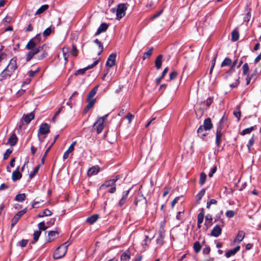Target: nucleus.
<instances>
[{
	"instance_id": "30",
	"label": "nucleus",
	"mask_w": 261,
	"mask_h": 261,
	"mask_svg": "<svg viewBox=\"0 0 261 261\" xmlns=\"http://www.w3.org/2000/svg\"><path fill=\"white\" fill-rule=\"evenodd\" d=\"M232 60L229 58H225L221 63V67H223L226 66H231L232 64Z\"/></svg>"
},
{
	"instance_id": "37",
	"label": "nucleus",
	"mask_w": 261,
	"mask_h": 261,
	"mask_svg": "<svg viewBox=\"0 0 261 261\" xmlns=\"http://www.w3.org/2000/svg\"><path fill=\"white\" fill-rule=\"evenodd\" d=\"M130 258V254L129 252H124L121 255L120 260L121 261H128Z\"/></svg>"
},
{
	"instance_id": "39",
	"label": "nucleus",
	"mask_w": 261,
	"mask_h": 261,
	"mask_svg": "<svg viewBox=\"0 0 261 261\" xmlns=\"http://www.w3.org/2000/svg\"><path fill=\"white\" fill-rule=\"evenodd\" d=\"M255 138H254V136L253 135L251 139L249 140L247 146L249 151H250L251 147L253 145L255 142Z\"/></svg>"
},
{
	"instance_id": "2",
	"label": "nucleus",
	"mask_w": 261,
	"mask_h": 261,
	"mask_svg": "<svg viewBox=\"0 0 261 261\" xmlns=\"http://www.w3.org/2000/svg\"><path fill=\"white\" fill-rule=\"evenodd\" d=\"M213 102V97H209L206 100L201 101L198 102L195 109V112L197 116L200 117Z\"/></svg>"
},
{
	"instance_id": "24",
	"label": "nucleus",
	"mask_w": 261,
	"mask_h": 261,
	"mask_svg": "<svg viewBox=\"0 0 261 261\" xmlns=\"http://www.w3.org/2000/svg\"><path fill=\"white\" fill-rule=\"evenodd\" d=\"M99 218V215L97 214H94L89 217H88L86 219V222L90 224H93L95 223Z\"/></svg>"
},
{
	"instance_id": "41",
	"label": "nucleus",
	"mask_w": 261,
	"mask_h": 261,
	"mask_svg": "<svg viewBox=\"0 0 261 261\" xmlns=\"http://www.w3.org/2000/svg\"><path fill=\"white\" fill-rule=\"evenodd\" d=\"M153 47H151L147 52L144 53L143 56V60L149 58L152 54Z\"/></svg>"
},
{
	"instance_id": "55",
	"label": "nucleus",
	"mask_w": 261,
	"mask_h": 261,
	"mask_svg": "<svg viewBox=\"0 0 261 261\" xmlns=\"http://www.w3.org/2000/svg\"><path fill=\"white\" fill-rule=\"evenodd\" d=\"M77 53H78V51H77V49L76 48L75 45L73 44L72 46L71 54L73 56L75 57L77 55Z\"/></svg>"
},
{
	"instance_id": "5",
	"label": "nucleus",
	"mask_w": 261,
	"mask_h": 261,
	"mask_svg": "<svg viewBox=\"0 0 261 261\" xmlns=\"http://www.w3.org/2000/svg\"><path fill=\"white\" fill-rule=\"evenodd\" d=\"M109 114H106L103 116L99 118L94 123V126L96 127V130H102L106 124L105 121L106 120Z\"/></svg>"
},
{
	"instance_id": "12",
	"label": "nucleus",
	"mask_w": 261,
	"mask_h": 261,
	"mask_svg": "<svg viewBox=\"0 0 261 261\" xmlns=\"http://www.w3.org/2000/svg\"><path fill=\"white\" fill-rule=\"evenodd\" d=\"M147 200L143 195H140L137 197L135 200L134 204L136 205L146 206Z\"/></svg>"
},
{
	"instance_id": "23",
	"label": "nucleus",
	"mask_w": 261,
	"mask_h": 261,
	"mask_svg": "<svg viewBox=\"0 0 261 261\" xmlns=\"http://www.w3.org/2000/svg\"><path fill=\"white\" fill-rule=\"evenodd\" d=\"M87 101L88 102V105L84 109L85 113H87L90 109L93 107L96 102V99L89 100L87 99Z\"/></svg>"
},
{
	"instance_id": "6",
	"label": "nucleus",
	"mask_w": 261,
	"mask_h": 261,
	"mask_svg": "<svg viewBox=\"0 0 261 261\" xmlns=\"http://www.w3.org/2000/svg\"><path fill=\"white\" fill-rule=\"evenodd\" d=\"M228 125V118L227 116L224 114L217 124V130L225 129Z\"/></svg>"
},
{
	"instance_id": "64",
	"label": "nucleus",
	"mask_w": 261,
	"mask_h": 261,
	"mask_svg": "<svg viewBox=\"0 0 261 261\" xmlns=\"http://www.w3.org/2000/svg\"><path fill=\"white\" fill-rule=\"evenodd\" d=\"M257 69L256 68L253 72L250 74L249 75L251 78H252L253 80H255L257 77Z\"/></svg>"
},
{
	"instance_id": "25",
	"label": "nucleus",
	"mask_w": 261,
	"mask_h": 261,
	"mask_svg": "<svg viewBox=\"0 0 261 261\" xmlns=\"http://www.w3.org/2000/svg\"><path fill=\"white\" fill-rule=\"evenodd\" d=\"M245 237V232L243 230H240L239 231L238 235L236 236L234 240V242L240 243L244 238Z\"/></svg>"
},
{
	"instance_id": "13",
	"label": "nucleus",
	"mask_w": 261,
	"mask_h": 261,
	"mask_svg": "<svg viewBox=\"0 0 261 261\" xmlns=\"http://www.w3.org/2000/svg\"><path fill=\"white\" fill-rule=\"evenodd\" d=\"M116 54L115 53L111 54L108 57L106 62V66L112 67L115 65L116 63Z\"/></svg>"
},
{
	"instance_id": "26",
	"label": "nucleus",
	"mask_w": 261,
	"mask_h": 261,
	"mask_svg": "<svg viewBox=\"0 0 261 261\" xmlns=\"http://www.w3.org/2000/svg\"><path fill=\"white\" fill-rule=\"evenodd\" d=\"M162 58H163V55H159L157 58H156V60L155 61V65L156 68L158 69H159L161 68L162 65Z\"/></svg>"
},
{
	"instance_id": "22",
	"label": "nucleus",
	"mask_w": 261,
	"mask_h": 261,
	"mask_svg": "<svg viewBox=\"0 0 261 261\" xmlns=\"http://www.w3.org/2000/svg\"><path fill=\"white\" fill-rule=\"evenodd\" d=\"M98 86V85H97L90 91L87 98L88 100L94 99V97L97 92Z\"/></svg>"
},
{
	"instance_id": "44",
	"label": "nucleus",
	"mask_w": 261,
	"mask_h": 261,
	"mask_svg": "<svg viewBox=\"0 0 261 261\" xmlns=\"http://www.w3.org/2000/svg\"><path fill=\"white\" fill-rule=\"evenodd\" d=\"M164 236L163 233L160 232L159 237L156 239V243L160 245H161L163 243Z\"/></svg>"
},
{
	"instance_id": "53",
	"label": "nucleus",
	"mask_w": 261,
	"mask_h": 261,
	"mask_svg": "<svg viewBox=\"0 0 261 261\" xmlns=\"http://www.w3.org/2000/svg\"><path fill=\"white\" fill-rule=\"evenodd\" d=\"M217 203V201L214 199H211L209 201H208L206 203V207L207 208H210V206L212 204H216Z\"/></svg>"
},
{
	"instance_id": "29",
	"label": "nucleus",
	"mask_w": 261,
	"mask_h": 261,
	"mask_svg": "<svg viewBox=\"0 0 261 261\" xmlns=\"http://www.w3.org/2000/svg\"><path fill=\"white\" fill-rule=\"evenodd\" d=\"M58 236V233L56 231H50L48 232V236L49 238V242L54 240Z\"/></svg>"
},
{
	"instance_id": "59",
	"label": "nucleus",
	"mask_w": 261,
	"mask_h": 261,
	"mask_svg": "<svg viewBox=\"0 0 261 261\" xmlns=\"http://www.w3.org/2000/svg\"><path fill=\"white\" fill-rule=\"evenodd\" d=\"M217 171V167L214 166L210 170L209 173H208V176L210 177H212L213 175V174L216 172Z\"/></svg>"
},
{
	"instance_id": "16",
	"label": "nucleus",
	"mask_w": 261,
	"mask_h": 261,
	"mask_svg": "<svg viewBox=\"0 0 261 261\" xmlns=\"http://www.w3.org/2000/svg\"><path fill=\"white\" fill-rule=\"evenodd\" d=\"M222 232V229L219 225H216L211 231V235L215 237H219Z\"/></svg>"
},
{
	"instance_id": "60",
	"label": "nucleus",
	"mask_w": 261,
	"mask_h": 261,
	"mask_svg": "<svg viewBox=\"0 0 261 261\" xmlns=\"http://www.w3.org/2000/svg\"><path fill=\"white\" fill-rule=\"evenodd\" d=\"M128 121V123H130L132 120L134 119V116L131 113H128L125 117Z\"/></svg>"
},
{
	"instance_id": "11",
	"label": "nucleus",
	"mask_w": 261,
	"mask_h": 261,
	"mask_svg": "<svg viewBox=\"0 0 261 261\" xmlns=\"http://www.w3.org/2000/svg\"><path fill=\"white\" fill-rule=\"evenodd\" d=\"M118 179V178L117 177H116L114 178L105 181V182L100 187V189L104 190L108 187L114 186L115 182L117 181Z\"/></svg>"
},
{
	"instance_id": "56",
	"label": "nucleus",
	"mask_w": 261,
	"mask_h": 261,
	"mask_svg": "<svg viewBox=\"0 0 261 261\" xmlns=\"http://www.w3.org/2000/svg\"><path fill=\"white\" fill-rule=\"evenodd\" d=\"M38 228L40 230H45L47 229V227L45 225L44 222L39 223L38 225Z\"/></svg>"
},
{
	"instance_id": "32",
	"label": "nucleus",
	"mask_w": 261,
	"mask_h": 261,
	"mask_svg": "<svg viewBox=\"0 0 261 261\" xmlns=\"http://www.w3.org/2000/svg\"><path fill=\"white\" fill-rule=\"evenodd\" d=\"M239 32L237 29H234L231 33V40L233 41H236L239 39Z\"/></svg>"
},
{
	"instance_id": "28",
	"label": "nucleus",
	"mask_w": 261,
	"mask_h": 261,
	"mask_svg": "<svg viewBox=\"0 0 261 261\" xmlns=\"http://www.w3.org/2000/svg\"><path fill=\"white\" fill-rule=\"evenodd\" d=\"M26 199V195L24 193L18 194L15 197V200L18 202H23Z\"/></svg>"
},
{
	"instance_id": "15",
	"label": "nucleus",
	"mask_w": 261,
	"mask_h": 261,
	"mask_svg": "<svg viewBox=\"0 0 261 261\" xmlns=\"http://www.w3.org/2000/svg\"><path fill=\"white\" fill-rule=\"evenodd\" d=\"M99 167L98 165L94 166L89 169L87 174L89 176L96 175L99 172Z\"/></svg>"
},
{
	"instance_id": "45",
	"label": "nucleus",
	"mask_w": 261,
	"mask_h": 261,
	"mask_svg": "<svg viewBox=\"0 0 261 261\" xmlns=\"http://www.w3.org/2000/svg\"><path fill=\"white\" fill-rule=\"evenodd\" d=\"M243 74L244 75H247L249 70V66L247 63H245L242 67Z\"/></svg>"
},
{
	"instance_id": "9",
	"label": "nucleus",
	"mask_w": 261,
	"mask_h": 261,
	"mask_svg": "<svg viewBox=\"0 0 261 261\" xmlns=\"http://www.w3.org/2000/svg\"><path fill=\"white\" fill-rule=\"evenodd\" d=\"M202 126L204 127V129L206 130L211 129L213 128V124L212 123V121L211 118H207L204 120L203 122V125H201L197 129V130H202Z\"/></svg>"
},
{
	"instance_id": "54",
	"label": "nucleus",
	"mask_w": 261,
	"mask_h": 261,
	"mask_svg": "<svg viewBox=\"0 0 261 261\" xmlns=\"http://www.w3.org/2000/svg\"><path fill=\"white\" fill-rule=\"evenodd\" d=\"M249 11L247 12V13L245 14L244 17V21L246 22H248L251 18V14H250V9H249Z\"/></svg>"
},
{
	"instance_id": "35",
	"label": "nucleus",
	"mask_w": 261,
	"mask_h": 261,
	"mask_svg": "<svg viewBox=\"0 0 261 261\" xmlns=\"http://www.w3.org/2000/svg\"><path fill=\"white\" fill-rule=\"evenodd\" d=\"M49 132H38V137L40 141L42 142Z\"/></svg>"
},
{
	"instance_id": "18",
	"label": "nucleus",
	"mask_w": 261,
	"mask_h": 261,
	"mask_svg": "<svg viewBox=\"0 0 261 261\" xmlns=\"http://www.w3.org/2000/svg\"><path fill=\"white\" fill-rule=\"evenodd\" d=\"M19 167L18 166L12 173V179L14 181L20 179L22 177L21 173L19 171Z\"/></svg>"
},
{
	"instance_id": "61",
	"label": "nucleus",
	"mask_w": 261,
	"mask_h": 261,
	"mask_svg": "<svg viewBox=\"0 0 261 261\" xmlns=\"http://www.w3.org/2000/svg\"><path fill=\"white\" fill-rule=\"evenodd\" d=\"M28 242V241L27 240H22L21 241L18 242V244L21 247H24L27 245Z\"/></svg>"
},
{
	"instance_id": "52",
	"label": "nucleus",
	"mask_w": 261,
	"mask_h": 261,
	"mask_svg": "<svg viewBox=\"0 0 261 261\" xmlns=\"http://www.w3.org/2000/svg\"><path fill=\"white\" fill-rule=\"evenodd\" d=\"M12 152V149H8L4 154V160H7Z\"/></svg>"
},
{
	"instance_id": "43",
	"label": "nucleus",
	"mask_w": 261,
	"mask_h": 261,
	"mask_svg": "<svg viewBox=\"0 0 261 261\" xmlns=\"http://www.w3.org/2000/svg\"><path fill=\"white\" fill-rule=\"evenodd\" d=\"M49 126L46 123H42L39 127V130L40 131H45V130H49Z\"/></svg>"
},
{
	"instance_id": "47",
	"label": "nucleus",
	"mask_w": 261,
	"mask_h": 261,
	"mask_svg": "<svg viewBox=\"0 0 261 261\" xmlns=\"http://www.w3.org/2000/svg\"><path fill=\"white\" fill-rule=\"evenodd\" d=\"M151 241L150 239H149L148 237L147 236H145V239L143 240V242L142 243V245L145 247V248H146L148 245L150 244Z\"/></svg>"
},
{
	"instance_id": "48",
	"label": "nucleus",
	"mask_w": 261,
	"mask_h": 261,
	"mask_svg": "<svg viewBox=\"0 0 261 261\" xmlns=\"http://www.w3.org/2000/svg\"><path fill=\"white\" fill-rule=\"evenodd\" d=\"M39 168L40 165H38L34 169L33 171L31 172L29 175L30 178H32L35 176V175L38 172Z\"/></svg>"
},
{
	"instance_id": "4",
	"label": "nucleus",
	"mask_w": 261,
	"mask_h": 261,
	"mask_svg": "<svg viewBox=\"0 0 261 261\" xmlns=\"http://www.w3.org/2000/svg\"><path fill=\"white\" fill-rule=\"evenodd\" d=\"M34 114L33 112L27 114H24L21 118L20 124L19 126V129H24L25 128L23 127V123L24 122L27 124H28L34 118Z\"/></svg>"
},
{
	"instance_id": "36",
	"label": "nucleus",
	"mask_w": 261,
	"mask_h": 261,
	"mask_svg": "<svg viewBox=\"0 0 261 261\" xmlns=\"http://www.w3.org/2000/svg\"><path fill=\"white\" fill-rule=\"evenodd\" d=\"M193 248L195 253H198L201 249V245L198 241H196L194 243Z\"/></svg>"
},
{
	"instance_id": "8",
	"label": "nucleus",
	"mask_w": 261,
	"mask_h": 261,
	"mask_svg": "<svg viewBox=\"0 0 261 261\" xmlns=\"http://www.w3.org/2000/svg\"><path fill=\"white\" fill-rule=\"evenodd\" d=\"M99 59L95 61L93 64L88 65L87 67H86L85 68H84L83 69H80L77 70V71H76L74 74L75 75L84 74L88 69L92 68L93 67L95 66L96 65H97V64L99 62Z\"/></svg>"
},
{
	"instance_id": "3",
	"label": "nucleus",
	"mask_w": 261,
	"mask_h": 261,
	"mask_svg": "<svg viewBox=\"0 0 261 261\" xmlns=\"http://www.w3.org/2000/svg\"><path fill=\"white\" fill-rule=\"evenodd\" d=\"M69 245L68 242H66L56 249L54 253V258L55 259H59L64 256L67 252Z\"/></svg>"
},
{
	"instance_id": "33",
	"label": "nucleus",
	"mask_w": 261,
	"mask_h": 261,
	"mask_svg": "<svg viewBox=\"0 0 261 261\" xmlns=\"http://www.w3.org/2000/svg\"><path fill=\"white\" fill-rule=\"evenodd\" d=\"M52 214V213L51 212V211L50 210H49L48 209L46 208L45 210H44L42 213H40L39 214H38V217H45V216H51Z\"/></svg>"
},
{
	"instance_id": "49",
	"label": "nucleus",
	"mask_w": 261,
	"mask_h": 261,
	"mask_svg": "<svg viewBox=\"0 0 261 261\" xmlns=\"http://www.w3.org/2000/svg\"><path fill=\"white\" fill-rule=\"evenodd\" d=\"M73 149H72L71 147H69L68 149L64 152L63 154V159H66L68 158L69 154L70 153H71L72 151H73Z\"/></svg>"
},
{
	"instance_id": "50",
	"label": "nucleus",
	"mask_w": 261,
	"mask_h": 261,
	"mask_svg": "<svg viewBox=\"0 0 261 261\" xmlns=\"http://www.w3.org/2000/svg\"><path fill=\"white\" fill-rule=\"evenodd\" d=\"M41 233V232L40 230H37L34 232L33 236H34V240L35 241V242H36L38 241Z\"/></svg>"
},
{
	"instance_id": "17",
	"label": "nucleus",
	"mask_w": 261,
	"mask_h": 261,
	"mask_svg": "<svg viewBox=\"0 0 261 261\" xmlns=\"http://www.w3.org/2000/svg\"><path fill=\"white\" fill-rule=\"evenodd\" d=\"M17 141L18 138L17 137L16 135L14 133H13L9 138L7 144H9L11 146H13L17 144Z\"/></svg>"
},
{
	"instance_id": "19",
	"label": "nucleus",
	"mask_w": 261,
	"mask_h": 261,
	"mask_svg": "<svg viewBox=\"0 0 261 261\" xmlns=\"http://www.w3.org/2000/svg\"><path fill=\"white\" fill-rule=\"evenodd\" d=\"M108 28V24L106 23H102L98 28L95 36H97L102 32H106Z\"/></svg>"
},
{
	"instance_id": "62",
	"label": "nucleus",
	"mask_w": 261,
	"mask_h": 261,
	"mask_svg": "<svg viewBox=\"0 0 261 261\" xmlns=\"http://www.w3.org/2000/svg\"><path fill=\"white\" fill-rule=\"evenodd\" d=\"M129 191H130V189L128 190L127 191H125L123 193L122 196L121 197V198L122 199L126 200V199H127V197H128V194L129 193Z\"/></svg>"
},
{
	"instance_id": "57",
	"label": "nucleus",
	"mask_w": 261,
	"mask_h": 261,
	"mask_svg": "<svg viewBox=\"0 0 261 261\" xmlns=\"http://www.w3.org/2000/svg\"><path fill=\"white\" fill-rule=\"evenodd\" d=\"M205 190L204 189H202L198 193V194L197 195V198L198 199V200H200L201 198L202 197V196L204 195L205 194Z\"/></svg>"
},
{
	"instance_id": "58",
	"label": "nucleus",
	"mask_w": 261,
	"mask_h": 261,
	"mask_svg": "<svg viewBox=\"0 0 261 261\" xmlns=\"http://www.w3.org/2000/svg\"><path fill=\"white\" fill-rule=\"evenodd\" d=\"M234 215H235V213H234V211H231V210L227 211L226 212V216L228 218H232L234 216Z\"/></svg>"
},
{
	"instance_id": "40",
	"label": "nucleus",
	"mask_w": 261,
	"mask_h": 261,
	"mask_svg": "<svg viewBox=\"0 0 261 261\" xmlns=\"http://www.w3.org/2000/svg\"><path fill=\"white\" fill-rule=\"evenodd\" d=\"M206 178V175L205 173L202 172L200 175V179H199V184L200 185H203L205 181Z\"/></svg>"
},
{
	"instance_id": "1",
	"label": "nucleus",
	"mask_w": 261,
	"mask_h": 261,
	"mask_svg": "<svg viewBox=\"0 0 261 261\" xmlns=\"http://www.w3.org/2000/svg\"><path fill=\"white\" fill-rule=\"evenodd\" d=\"M41 40L42 36L40 34H38L31 39L27 43L25 47L27 49L30 50V51H29L27 55V61H30L36 55L40 52H41V54L35 57V58L38 60H41L47 57V53L43 50V47L45 45L43 44L38 46Z\"/></svg>"
},
{
	"instance_id": "14",
	"label": "nucleus",
	"mask_w": 261,
	"mask_h": 261,
	"mask_svg": "<svg viewBox=\"0 0 261 261\" xmlns=\"http://www.w3.org/2000/svg\"><path fill=\"white\" fill-rule=\"evenodd\" d=\"M17 58L16 57H13L9 62V64L7 66V68L11 71L13 73L14 72L15 70L17 69Z\"/></svg>"
},
{
	"instance_id": "51",
	"label": "nucleus",
	"mask_w": 261,
	"mask_h": 261,
	"mask_svg": "<svg viewBox=\"0 0 261 261\" xmlns=\"http://www.w3.org/2000/svg\"><path fill=\"white\" fill-rule=\"evenodd\" d=\"M19 219L20 218L18 217V216L15 215L12 219L11 224V227H13L18 222Z\"/></svg>"
},
{
	"instance_id": "31",
	"label": "nucleus",
	"mask_w": 261,
	"mask_h": 261,
	"mask_svg": "<svg viewBox=\"0 0 261 261\" xmlns=\"http://www.w3.org/2000/svg\"><path fill=\"white\" fill-rule=\"evenodd\" d=\"M237 64V59L235 60L232 65L230 66V68L228 70L226 71V73L228 75H230L232 73H233L235 71V67Z\"/></svg>"
},
{
	"instance_id": "7",
	"label": "nucleus",
	"mask_w": 261,
	"mask_h": 261,
	"mask_svg": "<svg viewBox=\"0 0 261 261\" xmlns=\"http://www.w3.org/2000/svg\"><path fill=\"white\" fill-rule=\"evenodd\" d=\"M127 7L124 4H120L117 6L116 9V18L120 20L125 14Z\"/></svg>"
},
{
	"instance_id": "20",
	"label": "nucleus",
	"mask_w": 261,
	"mask_h": 261,
	"mask_svg": "<svg viewBox=\"0 0 261 261\" xmlns=\"http://www.w3.org/2000/svg\"><path fill=\"white\" fill-rule=\"evenodd\" d=\"M204 217V211L203 209L198 214L197 216V226L198 228H200L201 224L202 223Z\"/></svg>"
},
{
	"instance_id": "63",
	"label": "nucleus",
	"mask_w": 261,
	"mask_h": 261,
	"mask_svg": "<svg viewBox=\"0 0 261 261\" xmlns=\"http://www.w3.org/2000/svg\"><path fill=\"white\" fill-rule=\"evenodd\" d=\"M177 75V72L175 71H174L171 72L169 75L170 80H173L175 79Z\"/></svg>"
},
{
	"instance_id": "27",
	"label": "nucleus",
	"mask_w": 261,
	"mask_h": 261,
	"mask_svg": "<svg viewBox=\"0 0 261 261\" xmlns=\"http://www.w3.org/2000/svg\"><path fill=\"white\" fill-rule=\"evenodd\" d=\"M68 52H69V48L68 47L65 46L62 48L63 56L65 63H67V62H68V58L69 57Z\"/></svg>"
},
{
	"instance_id": "21",
	"label": "nucleus",
	"mask_w": 261,
	"mask_h": 261,
	"mask_svg": "<svg viewBox=\"0 0 261 261\" xmlns=\"http://www.w3.org/2000/svg\"><path fill=\"white\" fill-rule=\"evenodd\" d=\"M240 249L239 246H237L231 250H229L225 253V256L227 258H229L232 255H234Z\"/></svg>"
},
{
	"instance_id": "38",
	"label": "nucleus",
	"mask_w": 261,
	"mask_h": 261,
	"mask_svg": "<svg viewBox=\"0 0 261 261\" xmlns=\"http://www.w3.org/2000/svg\"><path fill=\"white\" fill-rule=\"evenodd\" d=\"M222 136V133L221 132H217L216 138V144L218 147L219 146V145L220 144Z\"/></svg>"
},
{
	"instance_id": "34",
	"label": "nucleus",
	"mask_w": 261,
	"mask_h": 261,
	"mask_svg": "<svg viewBox=\"0 0 261 261\" xmlns=\"http://www.w3.org/2000/svg\"><path fill=\"white\" fill-rule=\"evenodd\" d=\"M48 5H44L42 6L39 9L37 10V11L35 13V15H39L42 13H43L45 11H46L48 8Z\"/></svg>"
},
{
	"instance_id": "42",
	"label": "nucleus",
	"mask_w": 261,
	"mask_h": 261,
	"mask_svg": "<svg viewBox=\"0 0 261 261\" xmlns=\"http://www.w3.org/2000/svg\"><path fill=\"white\" fill-rule=\"evenodd\" d=\"M233 114L235 117L239 120L241 116V112L240 110V106H238L236 109L233 111Z\"/></svg>"
},
{
	"instance_id": "10",
	"label": "nucleus",
	"mask_w": 261,
	"mask_h": 261,
	"mask_svg": "<svg viewBox=\"0 0 261 261\" xmlns=\"http://www.w3.org/2000/svg\"><path fill=\"white\" fill-rule=\"evenodd\" d=\"M13 73L11 71L6 67L0 74V81L10 78Z\"/></svg>"
},
{
	"instance_id": "46",
	"label": "nucleus",
	"mask_w": 261,
	"mask_h": 261,
	"mask_svg": "<svg viewBox=\"0 0 261 261\" xmlns=\"http://www.w3.org/2000/svg\"><path fill=\"white\" fill-rule=\"evenodd\" d=\"M52 32V30L50 27L47 28L46 30H45L43 32V36L45 38L48 37L50 35V34Z\"/></svg>"
}]
</instances>
